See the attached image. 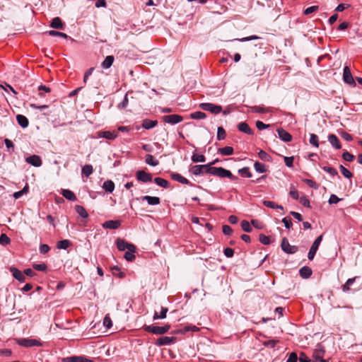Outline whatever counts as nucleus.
<instances>
[{
	"mask_svg": "<svg viewBox=\"0 0 362 362\" xmlns=\"http://www.w3.org/2000/svg\"><path fill=\"white\" fill-rule=\"evenodd\" d=\"M93 166L89 164L85 165L82 168V170H81L82 174L83 175H85L86 177H88L89 175H90L93 173Z\"/></svg>",
	"mask_w": 362,
	"mask_h": 362,
	"instance_id": "nucleus-36",
	"label": "nucleus"
},
{
	"mask_svg": "<svg viewBox=\"0 0 362 362\" xmlns=\"http://www.w3.org/2000/svg\"><path fill=\"white\" fill-rule=\"evenodd\" d=\"M116 245L119 250L124 251L125 250H132L134 249V245L124 241L123 239L117 238L116 240Z\"/></svg>",
	"mask_w": 362,
	"mask_h": 362,
	"instance_id": "nucleus-12",
	"label": "nucleus"
},
{
	"mask_svg": "<svg viewBox=\"0 0 362 362\" xmlns=\"http://www.w3.org/2000/svg\"><path fill=\"white\" fill-rule=\"evenodd\" d=\"M259 242L263 244V245H268L270 244L271 243V240H270V237L269 236H267L262 233H261L259 236Z\"/></svg>",
	"mask_w": 362,
	"mask_h": 362,
	"instance_id": "nucleus-45",
	"label": "nucleus"
},
{
	"mask_svg": "<svg viewBox=\"0 0 362 362\" xmlns=\"http://www.w3.org/2000/svg\"><path fill=\"white\" fill-rule=\"evenodd\" d=\"M284 163L286 166H288V168L293 167V160H294L293 156H291V157L285 156L284 158Z\"/></svg>",
	"mask_w": 362,
	"mask_h": 362,
	"instance_id": "nucleus-59",
	"label": "nucleus"
},
{
	"mask_svg": "<svg viewBox=\"0 0 362 362\" xmlns=\"http://www.w3.org/2000/svg\"><path fill=\"white\" fill-rule=\"evenodd\" d=\"M26 163L34 167H40L42 165V160L39 156L33 155L25 158Z\"/></svg>",
	"mask_w": 362,
	"mask_h": 362,
	"instance_id": "nucleus-15",
	"label": "nucleus"
},
{
	"mask_svg": "<svg viewBox=\"0 0 362 362\" xmlns=\"http://www.w3.org/2000/svg\"><path fill=\"white\" fill-rule=\"evenodd\" d=\"M211 168L209 165H196L191 168L190 172L194 175L207 173V170Z\"/></svg>",
	"mask_w": 362,
	"mask_h": 362,
	"instance_id": "nucleus-10",
	"label": "nucleus"
},
{
	"mask_svg": "<svg viewBox=\"0 0 362 362\" xmlns=\"http://www.w3.org/2000/svg\"><path fill=\"white\" fill-rule=\"evenodd\" d=\"M157 124V120H151L145 119L143 120L142 127L146 129H150L156 127Z\"/></svg>",
	"mask_w": 362,
	"mask_h": 362,
	"instance_id": "nucleus-29",
	"label": "nucleus"
},
{
	"mask_svg": "<svg viewBox=\"0 0 362 362\" xmlns=\"http://www.w3.org/2000/svg\"><path fill=\"white\" fill-rule=\"evenodd\" d=\"M50 26L54 29L63 30L64 25L59 17H55L52 19Z\"/></svg>",
	"mask_w": 362,
	"mask_h": 362,
	"instance_id": "nucleus-23",
	"label": "nucleus"
},
{
	"mask_svg": "<svg viewBox=\"0 0 362 362\" xmlns=\"http://www.w3.org/2000/svg\"><path fill=\"white\" fill-rule=\"evenodd\" d=\"M322 170L332 176H335V175H338L337 170L332 167L324 166V167H322Z\"/></svg>",
	"mask_w": 362,
	"mask_h": 362,
	"instance_id": "nucleus-52",
	"label": "nucleus"
},
{
	"mask_svg": "<svg viewBox=\"0 0 362 362\" xmlns=\"http://www.w3.org/2000/svg\"><path fill=\"white\" fill-rule=\"evenodd\" d=\"M313 358L315 362H329V357H326L324 346L321 344H317L313 351Z\"/></svg>",
	"mask_w": 362,
	"mask_h": 362,
	"instance_id": "nucleus-2",
	"label": "nucleus"
},
{
	"mask_svg": "<svg viewBox=\"0 0 362 362\" xmlns=\"http://www.w3.org/2000/svg\"><path fill=\"white\" fill-rule=\"evenodd\" d=\"M343 80L344 83L351 85L353 86H356V82L354 81V78L351 74V70L349 66H346L344 68L343 71Z\"/></svg>",
	"mask_w": 362,
	"mask_h": 362,
	"instance_id": "nucleus-8",
	"label": "nucleus"
},
{
	"mask_svg": "<svg viewBox=\"0 0 362 362\" xmlns=\"http://www.w3.org/2000/svg\"><path fill=\"white\" fill-rule=\"evenodd\" d=\"M226 133L222 127H218L217 129V139L221 141L225 139Z\"/></svg>",
	"mask_w": 362,
	"mask_h": 362,
	"instance_id": "nucleus-43",
	"label": "nucleus"
},
{
	"mask_svg": "<svg viewBox=\"0 0 362 362\" xmlns=\"http://www.w3.org/2000/svg\"><path fill=\"white\" fill-rule=\"evenodd\" d=\"M16 119H17L18 124L21 127H23V128L28 127V126L29 124V122H28V118L25 116H24L23 115H18L16 116Z\"/></svg>",
	"mask_w": 362,
	"mask_h": 362,
	"instance_id": "nucleus-26",
	"label": "nucleus"
},
{
	"mask_svg": "<svg viewBox=\"0 0 362 362\" xmlns=\"http://www.w3.org/2000/svg\"><path fill=\"white\" fill-rule=\"evenodd\" d=\"M10 238L4 233L0 235V244L6 245L10 243Z\"/></svg>",
	"mask_w": 362,
	"mask_h": 362,
	"instance_id": "nucleus-56",
	"label": "nucleus"
},
{
	"mask_svg": "<svg viewBox=\"0 0 362 362\" xmlns=\"http://www.w3.org/2000/svg\"><path fill=\"white\" fill-rule=\"evenodd\" d=\"M312 269L307 266H304L299 270L300 276L303 279H308L312 275Z\"/></svg>",
	"mask_w": 362,
	"mask_h": 362,
	"instance_id": "nucleus-24",
	"label": "nucleus"
},
{
	"mask_svg": "<svg viewBox=\"0 0 362 362\" xmlns=\"http://www.w3.org/2000/svg\"><path fill=\"white\" fill-rule=\"evenodd\" d=\"M238 173L243 177H252V173H250V168L248 167H244L241 169H239Z\"/></svg>",
	"mask_w": 362,
	"mask_h": 362,
	"instance_id": "nucleus-41",
	"label": "nucleus"
},
{
	"mask_svg": "<svg viewBox=\"0 0 362 362\" xmlns=\"http://www.w3.org/2000/svg\"><path fill=\"white\" fill-rule=\"evenodd\" d=\"M356 280V277L349 279L344 285H343L342 288L344 292L349 291V286L354 284Z\"/></svg>",
	"mask_w": 362,
	"mask_h": 362,
	"instance_id": "nucleus-50",
	"label": "nucleus"
},
{
	"mask_svg": "<svg viewBox=\"0 0 362 362\" xmlns=\"http://www.w3.org/2000/svg\"><path fill=\"white\" fill-rule=\"evenodd\" d=\"M207 174L218 176L219 177H228L232 180H236L238 177L233 175L231 172L221 167H211L207 170Z\"/></svg>",
	"mask_w": 362,
	"mask_h": 362,
	"instance_id": "nucleus-1",
	"label": "nucleus"
},
{
	"mask_svg": "<svg viewBox=\"0 0 362 362\" xmlns=\"http://www.w3.org/2000/svg\"><path fill=\"white\" fill-rule=\"evenodd\" d=\"M318 10V6H310L308 8H307L305 11H304V14L305 15H309L316 11Z\"/></svg>",
	"mask_w": 362,
	"mask_h": 362,
	"instance_id": "nucleus-63",
	"label": "nucleus"
},
{
	"mask_svg": "<svg viewBox=\"0 0 362 362\" xmlns=\"http://www.w3.org/2000/svg\"><path fill=\"white\" fill-rule=\"evenodd\" d=\"M10 272L12 273L13 276L20 282H24L25 281V276L24 272L22 273L19 269L14 267H10Z\"/></svg>",
	"mask_w": 362,
	"mask_h": 362,
	"instance_id": "nucleus-16",
	"label": "nucleus"
},
{
	"mask_svg": "<svg viewBox=\"0 0 362 362\" xmlns=\"http://www.w3.org/2000/svg\"><path fill=\"white\" fill-rule=\"evenodd\" d=\"M339 168H340L341 173L345 177L351 178L352 177V175H353L352 173L348 169L344 168L342 165H341L339 166Z\"/></svg>",
	"mask_w": 362,
	"mask_h": 362,
	"instance_id": "nucleus-53",
	"label": "nucleus"
},
{
	"mask_svg": "<svg viewBox=\"0 0 362 362\" xmlns=\"http://www.w3.org/2000/svg\"><path fill=\"white\" fill-rule=\"evenodd\" d=\"M328 141L334 148L340 149L341 148L340 141L336 135L329 134L328 136Z\"/></svg>",
	"mask_w": 362,
	"mask_h": 362,
	"instance_id": "nucleus-19",
	"label": "nucleus"
},
{
	"mask_svg": "<svg viewBox=\"0 0 362 362\" xmlns=\"http://www.w3.org/2000/svg\"><path fill=\"white\" fill-rule=\"evenodd\" d=\"M136 178L142 182H150L152 181V175L144 170H138L136 173Z\"/></svg>",
	"mask_w": 362,
	"mask_h": 362,
	"instance_id": "nucleus-11",
	"label": "nucleus"
},
{
	"mask_svg": "<svg viewBox=\"0 0 362 362\" xmlns=\"http://www.w3.org/2000/svg\"><path fill=\"white\" fill-rule=\"evenodd\" d=\"M61 194L64 197L69 201H76V196L75 194L69 189H62Z\"/></svg>",
	"mask_w": 362,
	"mask_h": 362,
	"instance_id": "nucleus-27",
	"label": "nucleus"
},
{
	"mask_svg": "<svg viewBox=\"0 0 362 362\" xmlns=\"http://www.w3.org/2000/svg\"><path fill=\"white\" fill-rule=\"evenodd\" d=\"M281 250L286 254H295L298 251V247L290 245L288 239L284 238L281 243Z\"/></svg>",
	"mask_w": 362,
	"mask_h": 362,
	"instance_id": "nucleus-6",
	"label": "nucleus"
},
{
	"mask_svg": "<svg viewBox=\"0 0 362 362\" xmlns=\"http://www.w3.org/2000/svg\"><path fill=\"white\" fill-rule=\"evenodd\" d=\"M154 182L156 185H158V186H160L163 188H168L169 187V182L163 178L156 177L154 179Z\"/></svg>",
	"mask_w": 362,
	"mask_h": 362,
	"instance_id": "nucleus-38",
	"label": "nucleus"
},
{
	"mask_svg": "<svg viewBox=\"0 0 362 362\" xmlns=\"http://www.w3.org/2000/svg\"><path fill=\"white\" fill-rule=\"evenodd\" d=\"M103 188L108 192H112L115 189V183L112 180H107L103 183Z\"/></svg>",
	"mask_w": 362,
	"mask_h": 362,
	"instance_id": "nucleus-33",
	"label": "nucleus"
},
{
	"mask_svg": "<svg viewBox=\"0 0 362 362\" xmlns=\"http://www.w3.org/2000/svg\"><path fill=\"white\" fill-rule=\"evenodd\" d=\"M170 177L173 180L180 182L182 184L194 186V185L191 183L187 178H185V177H183L182 175L177 173H171Z\"/></svg>",
	"mask_w": 362,
	"mask_h": 362,
	"instance_id": "nucleus-17",
	"label": "nucleus"
},
{
	"mask_svg": "<svg viewBox=\"0 0 362 362\" xmlns=\"http://www.w3.org/2000/svg\"><path fill=\"white\" fill-rule=\"evenodd\" d=\"M309 142L312 146L317 148L319 146L318 136L315 134H310Z\"/></svg>",
	"mask_w": 362,
	"mask_h": 362,
	"instance_id": "nucleus-44",
	"label": "nucleus"
},
{
	"mask_svg": "<svg viewBox=\"0 0 362 362\" xmlns=\"http://www.w3.org/2000/svg\"><path fill=\"white\" fill-rule=\"evenodd\" d=\"M175 340L176 338L175 337L163 336L157 339L156 344L158 346L169 345L174 343Z\"/></svg>",
	"mask_w": 362,
	"mask_h": 362,
	"instance_id": "nucleus-14",
	"label": "nucleus"
},
{
	"mask_svg": "<svg viewBox=\"0 0 362 362\" xmlns=\"http://www.w3.org/2000/svg\"><path fill=\"white\" fill-rule=\"evenodd\" d=\"M48 34L50 36H59V37H62L64 38L68 37V35L66 33H61V32L56 31V30H49V31H48Z\"/></svg>",
	"mask_w": 362,
	"mask_h": 362,
	"instance_id": "nucleus-55",
	"label": "nucleus"
},
{
	"mask_svg": "<svg viewBox=\"0 0 362 362\" xmlns=\"http://www.w3.org/2000/svg\"><path fill=\"white\" fill-rule=\"evenodd\" d=\"M75 211L82 218H87L88 216V214L86 209L83 206L76 205L75 206Z\"/></svg>",
	"mask_w": 362,
	"mask_h": 362,
	"instance_id": "nucleus-31",
	"label": "nucleus"
},
{
	"mask_svg": "<svg viewBox=\"0 0 362 362\" xmlns=\"http://www.w3.org/2000/svg\"><path fill=\"white\" fill-rule=\"evenodd\" d=\"M222 230L226 235H230L233 232V229L228 225L223 226Z\"/></svg>",
	"mask_w": 362,
	"mask_h": 362,
	"instance_id": "nucleus-64",
	"label": "nucleus"
},
{
	"mask_svg": "<svg viewBox=\"0 0 362 362\" xmlns=\"http://www.w3.org/2000/svg\"><path fill=\"white\" fill-rule=\"evenodd\" d=\"M250 110H251L252 112H257V113H265V112H267L269 111L268 109H266L264 107H259V106H252V107H250Z\"/></svg>",
	"mask_w": 362,
	"mask_h": 362,
	"instance_id": "nucleus-49",
	"label": "nucleus"
},
{
	"mask_svg": "<svg viewBox=\"0 0 362 362\" xmlns=\"http://www.w3.org/2000/svg\"><path fill=\"white\" fill-rule=\"evenodd\" d=\"M199 106L203 110L209 111L215 115L219 114L222 112V107L221 105H214L213 103H201Z\"/></svg>",
	"mask_w": 362,
	"mask_h": 362,
	"instance_id": "nucleus-5",
	"label": "nucleus"
},
{
	"mask_svg": "<svg viewBox=\"0 0 362 362\" xmlns=\"http://www.w3.org/2000/svg\"><path fill=\"white\" fill-rule=\"evenodd\" d=\"M277 132L279 137L285 142H289L292 140V136L288 132L282 128L278 129Z\"/></svg>",
	"mask_w": 362,
	"mask_h": 362,
	"instance_id": "nucleus-18",
	"label": "nucleus"
},
{
	"mask_svg": "<svg viewBox=\"0 0 362 362\" xmlns=\"http://www.w3.org/2000/svg\"><path fill=\"white\" fill-rule=\"evenodd\" d=\"M322 240V235H320L313 242V245H311V247L310 248L308 254V258L310 260L313 259Z\"/></svg>",
	"mask_w": 362,
	"mask_h": 362,
	"instance_id": "nucleus-7",
	"label": "nucleus"
},
{
	"mask_svg": "<svg viewBox=\"0 0 362 362\" xmlns=\"http://www.w3.org/2000/svg\"><path fill=\"white\" fill-rule=\"evenodd\" d=\"M33 267L35 270L41 272H45L47 269V267L45 264H34Z\"/></svg>",
	"mask_w": 362,
	"mask_h": 362,
	"instance_id": "nucleus-57",
	"label": "nucleus"
},
{
	"mask_svg": "<svg viewBox=\"0 0 362 362\" xmlns=\"http://www.w3.org/2000/svg\"><path fill=\"white\" fill-rule=\"evenodd\" d=\"M298 361L299 362H312L311 359L303 352H300Z\"/></svg>",
	"mask_w": 362,
	"mask_h": 362,
	"instance_id": "nucleus-58",
	"label": "nucleus"
},
{
	"mask_svg": "<svg viewBox=\"0 0 362 362\" xmlns=\"http://www.w3.org/2000/svg\"><path fill=\"white\" fill-rule=\"evenodd\" d=\"M98 136L113 140L117 136V134L115 132L105 131L99 132Z\"/></svg>",
	"mask_w": 362,
	"mask_h": 362,
	"instance_id": "nucleus-22",
	"label": "nucleus"
},
{
	"mask_svg": "<svg viewBox=\"0 0 362 362\" xmlns=\"http://www.w3.org/2000/svg\"><path fill=\"white\" fill-rule=\"evenodd\" d=\"M71 245V243L70 240H60V241H59L57 243V247L58 249L66 250V249H67Z\"/></svg>",
	"mask_w": 362,
	"mask_h": 362,
	"instance_id": "nucleus-34",
	"label": "nucleus"
},
{
	"mask_svg": "<svg viewBox=\"0 0 362 362\" xmlns=\"http://www.w3.org/2000/svg\"><path fill=\"white\" fill-rule=\"evenodd\" d=\"M136 251V247L134 245V249L132 250H127L125 253H124V258L128 262H132L133 261L134 259H135V255H134V252Z\"/></svg>",
	"mask_w": 362,
	"mask_h": 362,
	"instance_id": "nucleus-35",
	"label": "nucleus"
},
{
	"mask_svg": "<svg viewBox=\"0 0 362 362\" xmlns=\"http://www.w3.org/2000/svg\"><path fill=\"white\" fill-rule=\"evenodd\" d=\"M115 58L112 55H109L105 57L104 61L101 64V66L103 69H107L111 67L114 62Z\"/></svg>",
	"mask_w": 362,
	"mask_h": 362,
	"instance_id": "nucleus-25",
	"label": "nucleus"
},
{
	"mask_svg": "<svg viewBox=\"0 0 362 362\" xmlns=\"http://www.w3.org/2000/svg\"><path fill=\"white\" fill-rule=\"evenodd\" d=\"M238 129L240 132L249 135L253 134V131L250 129L246 122H240L238 124Z\"/></svg>",
	"mask_w": 362,
	"mask_h": 362,
	"instance_id": "nucleus-21",
	"label": "nucleus"
},
{
	"mask_svg": "<svg viewBox=\"0 0 362 362\" xmlns=\"http://www.w3.org/2000/svg\"><path fill=\"white\" fill-rule=\"evenodd\" d=\"M298 360V356L296 352H291L289 354L288 358L286 362H297Z\"/></svg>",
	"mask_w": 362,
	"mask_h": 362,
	"instance_id": "nucleus-61",
	"label": "nucleus"
},
{
	"mask_svg": "<svg viewBox=\"0 0 362 362\" xmlns=\"http://www.w3.org/2000/svg\"><path fill=\"white\" fill-rule=\"evenodd\" d=\"M258 156L264 161L271 162L272 160V157L263 150L259 151Z\"/></svg>",
	"mask_w": 362,
	"mask_h": 362,
	"instance_id": "nucleus-40",
	"label": "nucleus"
},
{
	"mask_svg": "<svg viewBox=\"0 0 362 362\" xmlns=\"http://www.w3.org/2000/svg\"><path fill=\"white\" fill-rule=\"evenodd\" d=\"M289 194L291 195V197L292 198H293L296 200L298 199V198H299L298 191L293 186L291 187V190L289 192Z\"/></svg>",
	"mask_w": 362,
	"mask_h": 362,
	"instance_id": "nucleus-62",
	"label": "nucleus"
},
{
	"mask_svg": "<svg viewBox=\"0 0 362 362\" xmlns=\"http://www.w3.org/2000/svg\"><path fill=\"white\" fill-rule=\"evenodd\" d=\"M241 228L245 232H247V233H250L252 230V228L250 223L245 220H244L241 222Z\"/></svg>",
	"mask_w": 362,
	"mask_h": 362,
	"instance_id": "nucleus-46",
	"label": "nucleus"
},
{
	"mask_svg": "<svg viewBox=\"0 0 362 362\" xmlns=\"http://www.w3.org/2000/svg\"><path fill=\"white\" fill-rule=\"evenodd\" d=\"M168 308H164V307H161V311H160V315H158L156 312H155L154 315H153V320H158V319H164L166 317V314L168 313Z\"/></svg>",
	"mask_w": 362,
	"mask_h": 362,
	"instance_id": "nucleus-37",
	"label": "nucleus"
},
{
	"mask_svg": "<svg viewBox=\"0 0 362 362\" xmlns=\"http://www.w3.org/2000/svg\"><path fill=\"white\" fill-rule=\"evenodd\" d=\"M218 153L223 156H230L233 153V148L231 146H226L223 148H219Z\"/></svg>",
	"mask_w": 362,
	"mask_h": 362,
	"instance_id": "nucleus-32",
	"label": "nucleus"
},
{
	"mask_svg": "<svg viewBox=\"0 0 362 362\" xmlns=\"http://www.w3.org/2000/svg\"><path fill=\"white\" fill-rule=\"evenodd\" d=\"M163 120L166 123L173 125L181 122L183 120V117L180 115H168L163 116Z\"/></svg>",
	"mask_w": 362,
	"mask_h": 362,
	"instance_id": "nucleus-9",
	"label": "nucleus"
},
{
	"mask_svg": "<svg viewBox=\"0 0 362 362\" xmlns=\"http://www.w3.org/2000/svg\"><path fill=\"white\" fill-rule=\"evenodd\" d=\"M190 117L192 119H202L206 118V115L203 112L197 111V112H194L192 113L190 115Z\"/></svg>",
	"mask_w": 362,
	"mask_h": 362,
	"instance_id": "nucleus-42",
	"label": "nucleus"
},
{
	"mask_svg": "<svg viewBox=\"0 0 362 362\" xmlns=\"http://www.w3.org/2000/svg\"><path fill=\"white\" fill-rule=\"evenodd\" d=\"M277 342H278L277 340L269 339V340L264 341L263 344L267 347L274 348L276 346Z\"/></svg>",
	"mask_w": 362,
	"mask_h": 362,
	"instance_id": "nucleus-60",
	"label": "nucleus"
},
{
	"mask_svg": "<svg viewBox=\"0 0 362 362\" xmlns=\"http://www.w3.org/2000/svg\"><path fill=\"white\" fill-rule=\"evenodd\" d=\"M254 168L255 170L259 173H263L267 171V168L264 164L256 161L254 164Z\"/></svg>",
	"mask_w": 362,
	"mask_h": 362,
	"instance_id": "nucleus-39",
	"label": "nucleus"
},
{
	"mask_svg": "<svg viewBox=\"0 0 362 362\" xmlns=\"http://www.w3.org/2000/svg\"><path fill=\"white\" fill-rule=\"evenodd\" d=\"M103 325L107 329H110L112 326V320L108 314L106 315L103 319Z\"/></svg>",
	"mask_w": 362,
	"mask_h": 362,
	"instance_id": "nucleus-51",
	"label": "nucleus"
},
{
	"mask_svg": "<svg viewBox=\"0 0 362 362\" xmlns=\"http://www.w3.org/2000/svg\"><path fill=\"white\" fill-rule=\"evenodd\" d=\"M145 161L148 165L151 166H156L159 164V161L151 154H147L146 156Z\"/></svg>",
	"mask_w": 362,
	"mask_h": 362,
	"instance_id": "nucleus-30",
	"label": "nucleus"
},
{
	"mask_svg": "<svg viewBox=\"0 0 362 362\" xmlns=\"http://www.w3.org/2000/svg\"><path fill=\"white\" fill-rule=\"evenodd\" d=\"M170 328V326L169 325H165L163 327L149 325L146 326L144 327V329L145 331L151 332L152 334L160 335L168 332Z\"/></svg>",
	"mask_w": 362,
	"mask_h": 362,
	"instance_id": "nucleus-3",
	"label": "nucleus"
},
{
	"mask_svg": "<svg viewBox=\"0 0 362 362\" xmlns=\"http://www.w3.org/2000/svg\"><path fill=\"white\" fill-rule=\"evenodd\" d=\"M62 362H93L91 360L83 356H73L64 357L62 359Z\"/></svg>",
	"mask_w": 362,
	"mask_h": 362,
	"instance_id": "nucleus-13",
	"label": "nucleus"
},
{
	"mask_svg": "<svg viewBox=\"0 0 362 362\" xmlns=\"http://www.w3.org/2000/svg\"><path fill=\"white\" fill-rule=\"evenodd\" d=\"M121 225V222L119 221H107L103 224V227L104 228H108V229H117Z\"/></svg>",
	"mask_w": 362,
	"mask_h": 362,
	"instance_id": "nucleus-20",
	"label": "nucleus"
},
{
	"mask_svg": "<svg viewBox=\"0 0 362 362\" xmlns=\"http://www.w3.org/2000/svg\"><path fill=\"white\" fill-rule=\"evenodd\" d=\"M342 158L344 160L348 162H351L354 160L355 157L351 153H349L348 151H344L342 154Z\"/></svg>",
	"mask_w": 362,
	"mask_h": 362,
	"instance_id": "nucleus-54",
	"label": "nucleus"
},
{
	"mask_svg": "<svg viewBox=\"0 0 362 362\" xmlns=\"http://www.w3.org/2000/svg\"><path fill=\"white\" fill-rule=\"evenodd\" d=\"M199 330V329L197 327H196L194 325H189V326L185 327L183 330H177L176 332L177 333H180V332L185 333L188 331L197 332Z\"/></svg>",
	"mask_w": 362,
	"mask_h": 362,
	"instance_id": "nucleus-48",
	"label": "nucleus"
},
{
	"mask_svg": "<svg viewBox=\"0 0 362 362\" xmlns=\"http://www.w3.org/2000/svg\"><path fill=\"white\" fill-rule=\"evenodd\" d=\"M192 160L194 163L204 162L206 160V158L204 155L194 153L192 156Z\"/></svg>",
	"mask_w": 362,
	"mask_h": 362,
	"instance_id": "nucleus-47",
	"label": "nucleus"
},
{
	"mask_svg": "<svg viewBox=\"0 0 362 362\" xmlns=\"http://www.w3.org/2000/svg\"><path fill=\"white\" fill-rule=\"evenodd\" d=\"M143 200H146L149 205H158L160 204V198L158 197L144 196Z\"/></svg>",
	"mask_w": 362,
	"mask_h": 362,
	"instance_id": "nucleus-28",
	"label": "nucleus"
},
{
	"mask_svg": "<svg viewBox=\"0 0 362 362\" xmlns=\"http://www.w3.org/2000/svg\"><path fill=\"white\" fill-rule=\"evenodd\" d=\"M17 343L24 347H33L42 346V343L35 339L21 338L17 339Z\"/></svg>",
	"mask_w": 362,
	"mask_h": 362,
	"instance_id": "nucleus-4",
	"label": "nucleus"
}]
</instances>
